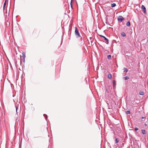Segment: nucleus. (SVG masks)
<instances>
[{"label":"nucleus","instance_id":"obj_1","mask_svg":"<svg viewBox=\"0 0 148 148\" xmlns=\"http://www.w3.org/2000/svg\"><path fill=\"white\" fill-rule=\"evenodd\" d=\"M75 34L77 38H79L80 37L79 33V32L78 30L77 29L76 27H75Z\"/></svg>","mask_w":148,"mask_h":148},{"label":"nucleus","instance_id":"obj_2","mask_svg":"<svg viewBox=\"0 0 148 148\" xmlns=\"http://www.w3.org/2000/svg\"><path fill=\"white\" fill-rule=\"evenodd\" d=\"M117 19L119 21L122 22L123 20H124V19L122 16H119L118 17Z\"/></svg>","mask_w":148,"mask_h":148},{"label":"nucleus","instance_id":"obj_3","mask_svg":"<svg viewBox=\"0 0 148 148\" xmlns=\"http://www.w3.org/2000/svg\"><path fill=\"white\" fill-rule=\"evenodd\" d=\"M100 36L103 38H104V39L106 41V43L107 44H108V42H109V40H108L107 38H106V37H105L104 36H102V35H100Z\"/></svg>","mask_w":148,"mask_h":148},{"label":"nucleus","instance_id":"obj_4","mask_svg":"<svg viewBox=\"0 0 148 148\" xmlns=\"http://www.w3.org/2000/svg\"><path fill=\"white\" fill-rule=\"evenodd\" d=\"M141 8L143 10L144 13H145L146 12V9L145 7L143 5H142Z\"/></svg>","mask_w":148,"mask_h":148},{"label":"nucleus","instance_id":"obj_5","mask_svg":"<svg viewBox=\"0 0 148 148\" xmlns=\"http://www.w3.org/2000/svg\"><path fill=\"white\" fill-rule=\"evenodd\" d=\"M22 55L23 56V60H24V61L25 58V53H24L23 52L22 53Z\"/></svg>","mask_w":148,"mask_h":148},{"label":"nucleus","instance_id":"obj_6","mask_svg":"<svg viewBox=\"0 0 148 148\" xmlns=\"http://www.w3.org/2000/svg\"><path fill=\"white\" fill-rule=\"evenodd\" d=\"M113 85L114 87L116 85V81L114 80H113Z\"/></svg>","mask_w":148,"mask_h":148},{"label":"nucleus","instance_id":"obj_7","mask_svg":"<svg viewBox=\"0 0 148 148\" xmlns=\"http://www.w3.org/2000/svg\"><path fill=\"white\" fill-rule=\"evenodd\" d=\"M116 6V4L115 3H113L111 4V6L112 7V8Z\"/></svg>","mask_w":148,"mask_h":148},{"label":"nucleus","instance_id":"obj_8","mask_svg":"<svg viewBox=\"0 0 148 148\" xmlns=\"http://www.w3.org/2000/svg\"><path fill=\"white\" fill-rule=\"evenodd\" d=\"M126 25L127 26H130V22L129 21H128V22H127V23H126Z\"/></svg>","mask_w":148,"mask_h":148},{"label":"nucleus","instance_id":"obj_9","mask_svg":"<svg viewBox=\"0 0 148 148\" xmlns=\"http://www.w3.org/2000/svg\"><path fill=\"white\" fill-rule=\"evenodd\" d=\"M124 72L125 73H126L127 72L128 70L126 68H124L123 69Z\"/></svg>","mask_w":148,"mask_h":148},{"label":"nucleus","instance_id":"obj_10","mask_svg":"<svg viewBox=\"0 0 148 148\" xmlns=\"http://www.w3.org/2000/svg\"><path fill=\"white\" fill-rule=\"evenodd\" d=\"M121 35L123 36V37H125L126 36V35L125 33L124 32H123L121 33Z\"/></svg>","mask_w":148,"mask_h":148},{"label":"nucleus","instance_id":"obj_11","mask_svg":"<svg viewBox=\"0 0 148 148\" xmlns=\"http://www.w3.org/2000/svg\"><path fill=\"white\" fill-rule=\"evenodd\" d=\"M123 79L124 80H126L128 79H129V77H128L126 76L124 77Z\"/></svg>","mask_w":148,"mask_h":148},{"label":"nucleus","instance_id":"obj_12","mask_svg":"<svg viewBox=\"0 0 148 148\" xmlns=\"http://www.w3.org/2000/svg\"><path fill=\"white\" fill-rule=\"evenodd\" d=\"M139 94L140 95H143L144 94V92L143 91H140L139 92Z\"/></svg>","mask_w":148,"mask_h":148},{"label":"nucleus","instance_id":"obj_13","mask_svg":"<svg viewBox=\"0 0 148 148\" xmlns=\"http://www.w3.org/2000/svg\"><path fill=\"white\" fill-rule=\"evenodd\" d=\"M111 56L110 55H109L107 56V58L109 59L110 60L111 59Z\"/></svg>","mask_w":148,"mask_h":148},{"label":"nucleus","instance_id":"obj_14","mask_svg":"<svg viewBox=\"0 0 148 148\" xmlns=\"http://www.w3.org/2000/svg\"><path fill=\"white\" fill-rule=\"evenodd\" d=\"M142 132L143 134H145V130H142Z\"/></svg>","mask_w":148,"mask_h":148},{"label":"nucleus","instance_id":"obj_15","mask_svg":"<svg viewBox=\"0 0 148 148\" xmlns=\"http://www.w3.org/2000/svg\"><path fill=\"white\" fill-rule=\"evenodd\" d=\"M112 75H108V77L109 79H111L112 77Z\"/></svg>","mask_w":148,"mask_h":148},{"label":"nucleus","instance_id":"obj_16","mask_svg":"<svg viewBox=\"0 0 148 148\" xmlns=\"http://www.w3.org/2000/svg\"><path fill=\"white\" fill-rule=\"evenodd\" d=\"M130 111H129V110H127V111L126 112V114H130Z\"/></svg>","mask_w":148,"mask_h":148},{"label":"nucleus","instance_id":"obj_17","mask_svg":"<svg viewBox=\"0 0 148 148\" xmlns=\"http://www.w3.org/2000/svg\"><path fill=\"white\" fill-rule=\"evenodd\" d=\"M115 142L116 143H118L119 142V140L117 138H116L115 139Z\"/></svg>","mask_w":148,"mask_h":148},{"label":"nucleus","instance_id":"obj_18","mask_svg":"<svg viewBox=\"0 0 148 148\" xmlns=\"http://www.w3.org/2000/svg\"><path fill=\"white\" fill-rule=\"evenodd\" d=\"M43 115L45 116L46 120H47V115L46 114H44Z\"/></svg>","mask_w":148,"mask_h":148},{"label":"nucleus","instance_id":"obj_19","mask_svg":"<svg viewBox=\"0 0 148 148\" xmlns=\"http://www.w3.org/2000/svg\"><path fill=\"white\" fill-rule=\"evenodd\" d=\"M72 0H71V3H70V5H71V7L72 8Z\"/></svg>","mask_w":148,"mask_h":148},{"label":"nucleus","instance_id":"obj_20","mask_svg":"<svg viewBox=\"0 0 148 148\" xmlns=\"http://www.w3.org/2000/svg\"><path fill=\"white\" fill-rule=\"evenodd\" d=\"M6 3V0L4 3L3 5L5 6Z\"/></svg>","mask_w":148,"mask_h":148},{"label":"nucleus","instance_id":"obj_21","mask_svg":"<svg viewBox=\"0 0 148 148\" xmlns=\"http://www.w3.org/2000/svg\"><path fill=\"white\" fill-rule=\"evenodd\" d=\"M135 130L136 131H137L138 130V129L137 128H135Z\"/></svg>","mask_w":148,"mask_h":148},{"label":"nucleus","instance_id":"obj_22","mask_svg":"<svg viewBox=\"0 0 148 148\" xmlns=\"http://www.w3.org/2000/svg\"><path fill=\"white\" fill-rule=\"evenodd\" d=\"M16 80H18V75H16Z\"/></svg>","mask_w":148,"mask_h":148},{"label":"nucleus","instance_id":"obj_23","mask_svg":"<svg viewBox=\"0 0 148 148\" xmlns=\"http://www.w3.org/2000/svg\"><path fill=\"white\" fill-rule=\"evenodd\" d=\"M5 6L3 5V10L5 8Z\"/></svg>","mask_w":148,"mask_h":148},{"label":"nucleus","instance_id":"obj_24","mask_svg":"<svg viewBox=\"0 0 148 148\" xmlns=\"http://www.w3.org/2000/svg\"><path fill=\"white\" fill-rule=\"evenodd\" d=\"M23 75H22L21 76V77H22V78H23Z\"/></svg>","mask_w":148,"mask_h":148},{"label":"nucleus","instance_id":"obj_25","mask_svg":"<svg viewBox=\"0 0 148 148\" xmlns=\"http://www.w3.org/2000/svg\"><path fill=\"white\" fill-rule=\"evenodd\" d=\"M17 107H16V112L17 111Z\"/></svg>","mask_w":148,"mask_h":148},{"label":"nucleus","instance_id":"obj_26","mask_svg":"<svg viewBox=\"0 0 148 148\" xmlns=\"http://www.w3.org/2000/svg\"><path fill=\"white\" fill-rule=\"evenodd\" d=\"M144 118L143 117H142V119H144Z\"/></svg>","mask_w":148,"mask_h":148},{"label":"nucleus","instance_id":"obj_27","mask_svg":"<svg viewBox=\"0 0 148 148\" xmlns=\"http://www.w3.org/2000/svg\"><path fill=\"white\" fill-rule=\"evenodd\" d=\"M145 126H147V125L146 124H145Z\"/></svg>","mask_w":148,"mask_h":148},{"label":"nucleus","instance_id":"obj_28","mask_svg":"<svg viewBox=\"0 0 148 148\" xmlns=\"http://www.w3.org/2000/svg\"><path fill=\"white\" fill-rule=\"evenodd\" d=\"M81 40H82V38L81 37Z\"/></svg>","mask_w":148,"mask_h":148},{"label":"nucleus","instance_id":"obj_29","mask_svg":"<svg viewBox=\"0 0 148 148\" xmlns=\"http://www.w3.org/2000/svg\"><path fill=\"white\" fill-rule=\"evenodd\" d=\"M18 75H18H19V74H18V75Z\"/></svg>","mask_w":148,"mask_h":148}]
</instances>
